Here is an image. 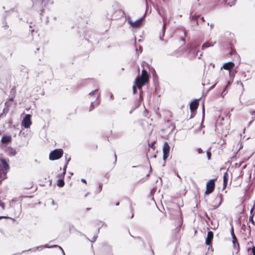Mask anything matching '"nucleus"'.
<instances>
[{
  "instance_id": "nucleus-33",
  "label": "nucleus",
  "mask_w": 255,
  "mask_h": 255,
  "mask_svg": "<svg viewBox=\"0 0 255 255\" xmlns=\"http://www.w3.org/2000/svg\"><path fill=\"white\" fill-rule=\"evenodd\" d=\"M252 251L253 253V255H255V247L253 246L252 248Z\"/></svg>"
},
{
  "instance_id": "nucleus-31",
  "label": "nucleus",
  "mask_w": 255,
  "mask_h": 255,
  "mask_svg": "<svg viewBox=\"0 0 255 255\" xmlns=\"http://www.w3.org/2000/svg\"><path fill=\"white\" fill-rule=\"evenodd\" d=\"M232 81H229L226 85V87L224 89L223 93H224L226 90V88L232 83Z\"/></svg>"
},
{
  "instance_id": "nucleus-2",
  "label": "nucleus",
  "mask_w": 255,
  "mask_h": 255,
  "mask_svg": "<svg viewBox=\"0 0 255 255\" xmlns=\"http://www.w3.org/2000/svg\"><path fill=\"white\" fill-rule=\"evenodd\" d=\"M63 154V150L61 149H56L51 151L49 158L50 160H57L61 157Z\"/></svg>"
},
{
  "instance_id": "nucleus-46",
  "label": "nucleus",
  "mask_w": 255,
  "mask_h": 255,
  "mask_svg": "<svg viewBox=\"0 0 255 255\" xmlns=\"http://www.w3.org/2000/svg\"><path fill=\"white\" fill-rule=\"evenodd\" d=\"M90 209H91V208H87V209H86V210H87V211H89V210H90Z\"/></svg>"
},
{
  "instance_id": "nucleus-47",
  "label": "nucleus",
  "mask_w": 255,
  "mask_h": 255,
  "mask_svg": "<svg viewBox=\"0 0 255 255\" xmlns=\"http://www.w3.org/2000/svg\"><path fill=\"white\" fill-rule=\"evenodd\" d=\"M52 204L53 205L55 204L54 201L53 200V201H52Z\"/></svg>"
},
{
  "instance_id": "nucleus-35",
  "label": "nucleus",
  "mask_w": 255,
  "mask_h": 255,
  "mask_svg": "<svg viewBox=\"0 0 255 255\" xmlns=\"http://www.w3.org/2000/svg\"><path fill=\"white\" fill-rule=\"evenodd\" d=\"M57 176L59 178H63L64 179V176H62V173L61 174H59Z\"/></svg>"
},
{
  "instance_id": "nucleus-8",
  "label": "nucleus",
  "mask_w": 255,
  "mask_h": 255,
  "mask_svg": "<svg viewBox=\"0 0 255 255\" xmlns=\"http://www.w3.org/2000/svg\"><path fill=\"white\" fill-rule=\"evenodd\" d=\"M255 206V200L254 201V206L252 207V208L251 209V211H250L251 215L249 217V222L248 223L249 227L250 228H251V224H252V227H254V226H255V224L254 220V216L255 214L253 212Z\"/></svg>"
},
{
  "instance_id": "nucleus-24",
  "label": "nucleus",
  "mask_w": 255,
  "mask_h": 255,
  "mask_svg": "<svg viewBox=\"0 0 255 255\" xmlns=\"http://www.w3.org/2000/svg\"><path fill=\"white\" fill-rule=\"evenodd\" d=\"M236 0H229V1H226V4L232 6V5H234L235 4Z\"/></svg>"
},
{
  "instance_id": "nucleus-60",
  "label": "nucleus",
  "mask_w": 255,
  "mask_h": 255,
  "mask_svg": "<svg viewBox=\"0 0 255 255\" xmlns=\"http://www.w3.org/2000/svg\"><path fill=\"white\" fill-rule=\"evenodd\" d=\"M132 113V111H130L129 113L131 114Z\"/></svg>"
},
{
  "instance_id": "nucleus-34",
  "label": "nucleus",
  "mask_w": 255,
  "mask_h": 255,
  "mask_svg": "<svg viewBox=\"0 0 255 255\" xmlns=\"http://www.w3.org/2000/svg\"><path fill=\"white\" fill-rule=\"evenodd\" d=\"M197 151H198V153L199 154H201V153H203V151L202 150V149L201 148H199L198 149H197Z\"/></svg>"
},
{
  "instance_id": "nucleus-38",
  "label": "nucleus",
  "mask_w": 255,
  "mask_h": 255,
  "mask_svg": "<svg viewBox=\"0 0 255 255\" xmlns=\"http://www.w3.org/2000/svg\"><path fill=\"white\" fill-rule=\"evenodd\" d=\"M208 25H210L211 28H213L214 26V24L211 23L210 24L209 22L208 23Z\"/></svg>"
},
{
  "instance_id": "nucleus-20",
  "label": "nucleus",
  "mask_w": 255,
  "mask_h": 255,
  "mask_svg": "<svg viewBox=\"0 0 255 255\" xmlns=\"http://www.w3.org/2000/svg\"><path fill=\"white\" fill-rule=\"evenodd\" d=\"M232 239H233V244L234 246L235 247H236V246H237L238 247H239V244L238 242V240H237V238H236V237L235 236V235H233V237H232Z\"/></svg>"
},
{
  "instance_id": "nucleus-49",
  "label": "nucleus",
  "mask_w": 255,
  "mask_h": 255,
  "mask_svg": "<svg viewBox=\"0 0 255 255\" xmlns=\"http://www.w3.org/2000/svg\"><path fill=\"white\" fill-rule=\"evenodd\" d=\"M221 200L220 201V203H219V204H218V205H217V207H219V206H220V205L221 204Z\"/></svg>"
},
{
  "instance_id": "nucleus-40",
  "label": "nucleus",
  "mask_w": 255,
  "mask_h": 255,
  "mask_svg": "<svg viewBox=\"0 0 255 255\" xmlns=\"http://www.w3.org/2000/svg\"><path fill=\"white\" fill-rule=\"evenodd\" d=\"M154 143V142H152V143L149 145V146H150V147H152V146L153 145Z\"/></svg>"
},
{
  "instance_id": "nucleus-44",
  "label": "nucleus",
  "mask_w": 255,
  "mask_h": 255,
  "mask_svg": "<svg viewBox=\"0 0 255 255\" xmlns=\"http://www.w3.org/2000/svg\"><path fill=\"white\" fill-rule=\"evenodd\" d=\"M204 105L203 106V113H204Z\"/></svg>"
},
{
  "instance_id": "nucleus-56",
  "label": "nucleus",
  "mask_w": 255,
  "mask_h": 255,
  "mask_svg": "<svg viewBox=\"0 0 255 255\" xmlns=\"http://www.w3.org/2000/svg\"><path fill=\"white\" fill-rule=\"evenodd\" d=\"M184 35L186 36V32H184Z\"/></svg>"
},
{
  "instance_id": "nucleus-14",
  "label": "nucleus",
  "mask_w": 255,
  "mask_h": 255,
  "mask_svg": "<svg viewBox=\"0 0 255 255\" xmlns=\"http://www.w3.org/2000/svg\"><path fill=\"white\" fill-rule=\"evenodd\" d=\"M228 180V173L226 172L224 174L223 176V185L224 188H225L227 185V182Z\"/></svg>"
},
{
  "instance_id": "nucleus-51",
  "label": "nucleus",
  "mask_w": 255,
  "mask_h": 255,
  "mask_svg": "<svg viewBox=\"0 0 255 255\" xmlns=\"http://www.w3.org/2000/svg\"><path fill=\"white\" fill-rule=\"evenodd\" d=\"M191 48L192 49H195V48H196V47H195H195H191Z\"/></svg>"
},
{
  "instance_id": "nucleus-11",
  "label": "nucleus",
  "mask_w": 255,
  "mask_h": 255,
  "mask_svg": "<svg viewBox=\"0 0 255 255\" xmlns=\"http://www.w3.org/2000/svg\"><path fill=\"white\" fill-rule=\"evenodd\" d=\"M159 14L161 15V16L162 17V20H163L162 32V33H160L159 34V38L162 41L163 39H162V37H163L165 34L166 26L167 22L165 21V18L164 17V16L160 13H159Z\"/></svg>"
},
{
  "instance_id": "nucleus-16",
  "label": "nucleus",
  "mask_w": 255,
  "mask_h": 255,
  "mask_svg": "<svg viewBox=\"0 0 255 255\" xmlns=\"http://www.w3.org/2000/svg\"><path fill=\"white\" fill-rule=\"evenodd\" d=\"M138 77H140L141 78H146L149 80V76L148 75L147 72L144 69L142 70L141 75L139 76Z\"/></svg>"
},
{
  "instance_id": "nucleus-32",
  "label": "nucleus",
  "mask_w": 255,
  "mask_h": 255,
  "mask_svg": "<svg viewBox=\"0 0 255 255\" xmlns=\"http://www.w3.org/2000/svg\"><path fill=\"white\" fill-rule=\"evenodd\" d=\"M207 158H208V160H210L211 157V153L210 151H207Z\"/></svg>"
},
{
  "instance_id": "nucleus-58",
  "label": "nucleus",
  "mask_w": 255,
  "mask_h": 255,
  "mask_svg": "<svg viewBox=\"0 0 255 255\" xmlns=\"http://www.w3.org/2000/svg\"><path fill=\"white\" fill-rule=\"evenodd\" d=\"M110 98L112 99V98H113V96H112V95H111V97H110Z\"/></svg>"
},
{
  "instance_id": "nucleus-43",
  "label": "nucleus",
  "mask_w": 255,
  "mask_h": 255,
  "mask_svg": "<svg viewBox=\"0 0 255 255\" xmlns=\"http://www.w3.org/2000/svg\"><path fill=\"white\" fill-rule=\"evenodd\" d=\"M115 161H116V160H117V156H116V154H115Z\"/></svg>"
},
{
  "instance_id": "nucleus-48",
  "label": "nucleus",
  "mask_w": 255,
  "mask_h": 255,
  "mask_svg": "<svg viewBox=\"0 0 255 255\" xmlns=\"http://www.w3.org/2000/svg\"><path fill=\"white\" fill-rule=\"evenodd\" d=\"M221 200L220 201V203H219V204H218V205H217V207H219V206H220V205L221 204Z\"/></svg>"
},
{
  "instance_id": "nucleus-28",
  "label": "nucleus",
  "mask_w": 255,
  "mask_h": 255,
  "mask_svg": "<svg viewBox=\"0 0 255 255\" xmlns=\"http://www.w3.org/2000/svg\"><path fill=\"white\" fill-rule=\"evenodd\" d=\"M136 88H137L136 86V85L134 84V85L132 86L133 94H135L136 93Z\"/></svg>"
},
{
  "instance_id": "nucleus-36",
  "label": "nucleus",
  "mask_w": 255,
  "mask_h": 255,
  "mask_svg": "<svg viewBox=\"0 0 255 255\" xmlns=\"http://www.w3.org/2000/svg\"><path fill=\"white\" fill-rule=\"evenodd\" d=\"M58 247V248L61 250V251H62V252L63 255H65V253H64V252L63 250V249H62L60 246H59V247Z\"/></svg>"
},
{
  "instance_id": "nucleus-18",
  "label": "nucleus",
  "mask_w": 255,
  "mask_h": 255,
  "mask_svg": "<svg viewBox=\"0 0 255 255\" xmlns=\"http://www.w3.org/2000/svg\"><path fill=\"white\" fill-rule=\"evenodd\" d=\"M1 162L2 163V164L3 166V168L5 169V170H7L9 169V165L8 164V163L6 162V160L4 159H1Z\"/></svg>"
},
{
  "instance_id": "nucleus-3",
  "label": "nucleus",
  "mask_w": 255,
  "mask_h": 255,
  "mask_svg": "<svg viewBox=\"0 0 255 255\" xmlns=\"http://www.w3.org/2000/svg\"><path fill=\"white\" fill-rule=\"evenodd\" d=\"M126 20L128 21L130 26L134 28L139 27L141 26L143 21V18H140L135 21H133L129 16H126Z\"/></svg>"
},
{
  "instance_id": "nucleus-22",
  "label": "nucleus",
  "mask_w": 255,
  "mask_h": 255,
  "mask_svg": "<svg viewBox=\"0 0 255 255\" xmlns=\"http://www.w3.org/2000/svg\"><path fill=\"white\" fill-rule=\"evenodd\" d=\"M6 172H5L3 169L0 168V179H3L5 178Z\"/></svg>"
},
{
  "instance_id": "nucleus-21",
  "label": "nucleus",
  "mask_w": 255,
  "mask_h": 255,
  "mask_svg": "<svg viewBox=\"0 0 255 255\" xmlns=\"http://www.w3.org/2000/svg\"><path fill=\"white\" fill-rule=\"evenodd\" d=\"M43 249V246H38V247H35V248H33L31 249H29V250L27 251V252H29V251H31V252H35L37 250H39V251H41Z\"/></svg>"
},
{
  "instance_id": "nucleus-12",
  "label": "nucleus",
  "mask_w": 255,
  "mask_h": 255,
  "mask_svg": "<svg viewBox=\"0 0 255 255\" xmlns=\"http://www.w3.org/2000/svg\"><path fill=\"white\" fill-rule=\"evenodd\" d=\"M199 105L198 100H194L191 101L190 105V109L192 112L195 111L197 109Z\"/></svg>"
},
{
  "instance_id": "nucleus-41",
  "label": "nucleus",
  "mask_w": 255,
  "mask_h": 255,
  "mask_svg": "<svg viewBox=\"0 0 255 255\" xmlns=\"http://www.w3.org/2000/svg\"><path fill=\"white\" fill-rule=\"evenodd\" d=\"M201 19H202L203 22L205 21V19H204V18L203 17H201Z\"/></svg>"
},
{
  "instance_id": "nucleus-6",
  "label": "nucleus",
  "mask_w": 255,
  "mask_h": 255,
  "mask_svg": "<svg viewBox=\"0 0 255 255\" xmlns=\"http://www.w3.org/2000/svg\"><path fill=\"white\" fill-rule=\"evenodd\" d=\"M31 115L27 114L22 121L21 125L25 128H28L32 124L31 121Z\"/></svg>"
},
{
  "instance_id": "nucleus-17",
  "label": "nucleus",
  "mask_w": 255,
  "mask_h": 255,
  "mask_svg": "<svg viewBox=\"0 0 255 255\" xmlns=\"http://www.w3.org/2000/svg\"><path fill=\"white\" fill-rule=\"evenodd\" d=\"M216 43V42H214V43L212 44L208 43V42H206V43H204L202 45V50H204L205 49V48H208V47H212L214 46V45Z\"/></svg>"
},
{
  "instance_id": "nucleus-4",
  "label": "nucleus",
  "mask_w": 255,
  "mask_h": 255,
  "mask_svg": "<svg viewBox=\"0 0 255 255\" xmlns=\"http://www.w3.org/2000/svg\"><path fill=\"white\" fill-rule=\"evenodd\" d=\"M216 179L210 180L206 184V191L205 192L206 195H209L213 192L215 189V181Z\"/></svg>"
},
{
  "instance_id": "nucleus-23",
  "label": "nucleus",
  "mask_w": 255,
  "mask_h": 255,
  "mask_svg": "<svg viewBox=\"0 0 255 255\" xmlns=\"http://www.w3.org/2000/svg\"><path fill=\"white\" fill-rule=\"evenodd\" d=\"M102 186H103V184L101 183L99 185V187L95 190V192L96 194H97L101 192L102 189Z\"/></svg>"
},
{
  "instance_id": "nucleus-19",
  "label": "nucleus",
  "mask_w": 255,
  "mask_h": 255,
  "mask_svg": "<svg viewBox=\"0 0 255 255\" xmlns=\"http://www.w3.org/2000/svg\"><path fill=\"white\" fill-rule=\"evenodd\" d=\"M57 184L60 187H62L63 186H64V185L65 184L64 179H63V178H59L57 180Z\"/></svg>"
},
{
  "instance_id": "nucleus-7",
  "label": "nucleus",
  "mask_w": 255,
  "mask_h": 255,
  "mask_svg": "<svg viewBox=\"0 0 255 255\" xmlns=\"http://www.w3.org/2000/svg\"><path fill=\"white\" fill-rule=\"evenodd\" d=\"M170 146L167 142H164L162 148L163 150V160L165 161L169 154Z\"/></svg>"
},
{
  "instance_id": "nucleus-27",
  "label": "nucleus",
  "mask_w": 255,
  "mask_h": 255,
  "mask_svg": "<svg viewBox=\"0 0 255 255\" xmlns=\"http://www.w3.org/2000/svg\"><path fill=\"white\" fill-rule=\"evenodd\" d=\"M67 164H65L64 168H63V172H62V176H65V173H66V168H67Z\"/></svg>"
},
{
  "instance_id": "nucleus-25",
  "label": "nucleus",
  "mask_w": 255,
  "mask_h": 255,
  "mask_svg": "<svg viewBox=\"0 0 255 255\" xmlns=\"http://www.w3.org/2000/svg\"><path fill=\"white\" fill-rule=\"evenodd\" d=\"M59 247V246H58V245H54V246L50 247L48 244H46L45 246H43V249L44 248H56V247Z\"/></svg>"
},
{
  "instance_id": "nucleus-57",
  "label": "nucleus",
  "mask_w": 255,
  "mask_h": 255,
  "mask_svg": "<svg viewBox=\"0 0 255 255\" xmlns=\"http://www.w3.org/2000/svg\"><path fill=\"white\" fill-rule=\"evenodd\" d=\"M156 157V155H154L153 156V157H154V158H155Z\"/></svg>"
},
{
  "instance_id": "nucleus-5",
  "label": "nucleus",
  "mask_w": 255,
  "mask_h": 255,
  "mask_svg": "<svg viewBox=\"0 0 255 255\" xmlns=\"http://www.w3.org/2000/svg\"><path fill=\"white\" fill-rule=\"evenodd\" d=\"M149 80L146 78H141L139 77H137L134 81V84L138 89H140L146 83L148 82Z\"/></svg>"
},
{
  "instance_id": "nucleus-10",
  "label": "nucleus",
  "mask_w": 255,
  "mask_h": 255,
  "mask_svg": "<svg viewBox=\"0 0 255 255\" xmlns=\"http://www.w3.org/2000/svg\"><path fill=\"white\" fill-rule=\"evenodd\" d=\"M181 213L179 209L177 212V217H176V226L177 227H180L183 224V220L181 217Z\"/></svg>"
},
{
  "instance_id": "nucleus-45",
  "label": "nucleus",
  "mask_w": 255,
  "mask_h": 255,
  "mask_svg": "<svg viewBox=\"0 0 255 255\" xmlns=\"http://www.w3.org/2000/svg\"><path fill=\"white\" fill-rule=\"evenodd\" d=\"M5 218V217H3V216H0V219H2V218Z\"/></svg>"
},
{
  "instance_id": "nucleus-42",
  "label": "nucleus",
  "mask_w": 255,
  "mask_h": 255,
  "mask_svg": "<svg viewBox=\"0 0 255 255\" xmlns=\"http://www.w3.org/2000/svg\"><path fill=\"white\" fill-rule=\"evenodd\" d=\"M181 40L183 41L184 43L185 42V40L184 38H182Z\"/></svg>"
},
{
  "instance_id": "nucleus-59",
  "label": "nucleus",
  "mask_w": 255,
  "mask_h": 255,
  "mask_svg": "<svg viewBox=\"0 0 255 255\" xmlns=\"http://www.w3.org/2000/svg\"><path fill=\"white\" fill-rule=\"evenodd\" d=\"M5 109H3V112H4Z\"/></svg>"
},
{
  "instance_id": "nucleus-1",
  "label": "nucleus",
  "mask_w": 255,
  "mask_h": 255,
  "mask_svg": "<svg viewBox=\"0 0 255 255\" xmlns=\"http://www.w3.org/2000/svg\"><path fill=\"white\" fill-rule=\"evenodd\" d=\"M97 89H96L89 93V95L90 96V98L92 97V100H94V102H92L91 103V109L89 111H92L93 109H94L96 107H97L100 104V102L98 101V96L95 95V93L97 91Z\"/></svg>"
},
{
  "instance_id": "nucleus-53",
  "label": "nucleus",
  "mask_w": 255,
  "mask_h": 255,
  "mask_svg": "<svg viewBox=\"0 0 255 255\" xmlns=\"http://www.w3.org/2000/svg\"><path fill=\"white\" fill-rule=\"evenodd\" d=\"M12 100H13V98H10V99H9V100H10V101H12Z\"/></svg>"
},
{
  "instance_id": "nucleus-30",
  "label": "nucleus",
  "mask_w": 255,
  "mask_h": 255,
  "mask_svg": "<svg viewBox=\"0 0 255 255\" xmlns=\"http://www.w3.org/2000/svg\"><path fill=\"white\" fill-rule=\"evenodd\" d=\"M86 237V238L88 241H89L91 242L92 243H93V242H95V241H96V240H97V238H98V237H97V236H94V237H93V240H92V241H91V240H89L87 237Z\"/></svg>"
},
{
  "instance_id": "nucleus-29",
  "label": "nucleus",
  "mask_w": 255,
  "mask_h": 255,
  "mask_svg": "<svg viewBox=\"0 0 255 255\" xmlns=\"http://www.w3.org/2000/svg\"><path fill=\"white\" fill-rule=\"evenodd\" d=\"M199 17V15H192L190 16V18L192 19V20H196L198 18V17Z\"/></svg>"
},
{
  "instance_id": "nucleus-39",
  "label": "nucleus",
  "mask_w": 255,
  "mask_h": 255,
  "mask_svg": "<svg viewBox=\"0 0 255 255\" xmlns=\"http://www.w3.org/2000/svg\"><path fill=\"white\" fill-rule=\"evenodd\" d=\"M81 181L84 182V183H86V180L85 179H84V178L81 179Z\"/></svg>"
},
{
  "instance_id": "nucleus-9",
  "label": "nucleus",
  "mask_w": 255,
  "mask_h": 255,
  "mask_svg": "<svg viewBox=\"0 0 255 255\" xmlns=\"http://www.w3.org/2000/svg\"><path fill=\"white\" fill-rule=\"evenodd\" d=\"M235 64L232 62H229L225 63L222 67H221V69H226L228 70V74L229 75L231 74V70L234 68Z\"/></svg>"
},
{
  "instance_id": "nucleus-50",
  "label": "nucleus",
  "mask_w": 255,
  "mask_h": 255,
  "mask_svg": "<svg viewBox=\"0 0 255 255\" xmlns=\"http://www.w3.org/2000/svg\"><path fill=\"white\" fill-rule=\"evenodd\" d=\"M221 200L220 201V203H219V204H218V205H217V207H219V206H220V205L221 204Z\"/></svg>"
},
{
  "instance_id": "nucleus-26",
  "label": "nucleus",
  "mask_w": 255,
  "mask_h": 255,
  "mask_svg": "<svg viewBox=\"0 0 255 255\" xmlns=\"http://www.w3.org/2000/svg\"><path fill=\"white\" fill-rule=\"evenodd\" d=\"M67 156H68V154H66L65 155V158H66V164H68L69 162L71 160V157H67Z\"/></svg>"
},
{
  "instance_id": "nucleus-37",
  "label": "nucleus",
  "mask_w": 255,
  "mask_h": 255,
  "mask_svg": "<svg viewBox=\"0 0 255 255\" xmlns=\"http://www.w3.org/2000/svg\"><path fill=\"white\" fill-rule=\"evenodd\" d=\"M233 235H235L234 233V229L233 228H232V229H231V235H232V237H233Z\"/></svg>"
},
{
  "instance_id": "nucleus-55",
  "label": "nucleus",
  "mask_w": 255,
  "mask_h": 255,
  "mask_svg": "<svg viewBox=\"0 0 255 255\" xmlns=\"http://www.w3.org/2000/svg\"><path fill=\"white\" fill-rule=\"evenodd\" d=\"M88 194H86V195H85V197H87V195H88Z\"/></svg>"
},
{
  "instance_id": "nucleus-15",
  "label": "nucleus",
  "mask_w": 255,
  "mask_h": 255,
  "mask_svg": "<svg viewBox=\"0 0 255 255\" xmlns=\"http://www.w3.org/2000/svg\"><path fill=\"white\" fill-rule=\"evenodd\" d=\"M11 136L8 135H4L1 139V141L3 143H6L11 140Z\"/></svg>"
},
{
  "instance_id": "nucleus-13",
  "label": "nucleus",
  "mask_w": 255,
  "mask_h": 255,
  "mask_svg": "<svg viewBox=\"0 0 255 255\" xmlns=\"http://www.w3.org/2000/svg\"><path fill=\"white\" fill-rule=\"evenodd\" d=\"M213 238V233L212 231H209L207 233V236L206 239L205 243L207 245L210 246L212 243Z\"/></svg>"
},
{
  "instance_id": "nucleus-54",
  "label": "nucleus",
  "mask_w": 255,
  "mask_h": 255,
  "mask_svg": "<svg viewBox=\"0 0 255 255\" xmlns=\"http://www.w3.org/2000/svg\"><path fill=\"white\" fill-rule=\"evenodd\" d=\"M202 56V54H201L200 55V57H199V58H200V57H201Z\"/></svg>"
},
{
  "instance_id": "nucleus-52",
  "label": "nucleus",
  "mask_w": 255,
  "mask_h": 255,
  "mask_svg": "<svg viewBox=\"0 0 255 255\" xmlns=\"http://www.w3.org/2000/svg\"><path fill=\"white\" fill-rule=\"evenodd\" d=\"M116 205V206H118L119 205V202L117 203Z\"/></svg>"
}]
</instances>
